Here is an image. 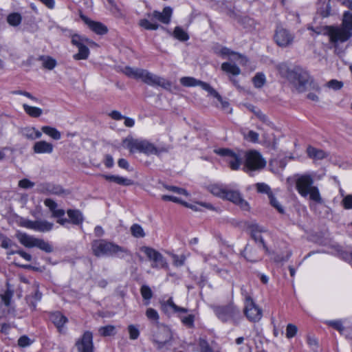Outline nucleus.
<instances>
[{"label": "nucleus", "instance_id": "obj_62", "mask_svg": "<svg viewBox=\"0 0 352 352\" xmlns=\"http://www.w3.org/2000/svg\"><path fill=\"white\" fill-rule=\"evenodd\" d=\"M18 185L21 188L29 189L34 186V183L28 179H23L19 182Z\"/></svg>", "mask_w": 352, "mask_h": 352}, {"label": "nucleus", "instance_id": "obj_19", "mask_svg": "<svg viewBox=\"0 0 352 352\" xmlns=\"http://www.w3.org/2000/svg\"><path fill=\"white\" fill-rule=\"evenodd\" d=\"M80 18L88 25L89 28L95 33L103 35L108 32L107 28L100 22L91 21L88 17L80 15Z\"/></svg>", "mask_w": 352, "mask_h": 352}, {"label": "nucleus", "instance_id": "obj_25", "mask_svg": "<svg viewBox=\"0 0 352 352\" xmlns=\"http://www.w3.org/2000/svg\"><path fill=\"white\" fill-rule=\"evenodd\" d=\"M308 157L314 160H322L329 156V153L324 150L309 146L307 148Z\"/></svg>", "mask_w": 352, "mask_h": 352}, {"label": "nucleus", "instance_id": "obj_16", "mask_svg": "<svg viewBox=\"0 0 352 352\" xmlns=\"http://www.w3.org/2000/svg\"><path fill=\"white\" fill-rule=\"evenodd\" d=\"M180 82L184 87L199 86L208 94H215L217 95V91L210 84L193 77H182L180 79Z\"/></svg>", "mask_w": 352, "mask_h": 352}, {"label": "nucleus", "instance_id": "obj_29", "mask_svg": "<svg viewBox=\"0 0 352 352\" xmlns=\"http://www.w3.org/2000/svg\"><path fill=\"white\" fill-rule=\"evenodd\" d=\"M22 135L28 140H34L41 138L42 132L34 127H25L22 130Z\"/></svg>", "mask_w": 352, "mask_h": 352}, {"label": "nucleus", "instance_id": "obj_41", "mask_svg": "<svg viewBox=\"0 0 352 352\" xmlns=\"http://www.w3.org/2000/svg\"><path fill=\"white\" fill-rule=\"evenodd\" d=\"M36 247L47 253H51L54 251L53 246L42 239H38Z\"/></svg>", "mask_w": 352, "mask_h": 352}, {"label": "nucleus", "instance_id": "obj_37", "mask_svg": "<svg viewBox=\"0 0 352 352\" xmlns=\"http://www.w3.org/2000/svg\"><path fill=\"white\" fill-rule=\"evenodd\" d=\"M345 30H349V32L352 31V13L349 11H345L343 14L342 25Z\"/></svg>", "mask_w": 352, "mask_h": 352}, {"label": "nucleus", "instance_id": "obj_46", "mask_svg": "<svg viewBox=\"0 0 352 352\" xmlns=\"http://www.w3.org/2000/svg\"><path fill=\"white\" fill-rule=\"evenodd\" d=\"M8 23L12 26H17L21 22V16L19 13H12L7 17Z\"/></svg>", "mask_w": 352, "mask_h": 352}, {"label": "nucleus", "instance_id": "obj_23", "mask_svg": "<svg viewBox=\"0 0 352 352\" xmlns=\"http://www.w3.org/2000/svg\"><path fill=\"white\" fill-rule=\"evenodd\" d=\"M241 254L248 261L252 263H256L261 260V256L257 252L256 248L249 244L246 245L244 250Z\"/></svg>", "mask_w": 352, "mask_h": 352}, {"label": "nucleus", "instance_id": "obj_52", "mask_svg": "<svg viewBox=\"0 0 352 352\" xmlns=\"http://www.w3.org/2000/svg\"><path fill=\"white\" fill-rule=\"evenodd\" d=\"M325 323L327 325H329V326L333 327V329H336L337 331H338L340 333H343L344 328L342 325V322L341 320H327L325 322Z\"/></svg>", "mask_w": 352, "mask_h": 352}, {"label": "nucleus", "instance_id": "obj_43", "mask_svg": "<svg viewBox=\"0 0 352 352\" xmlns=\"http://www.w3.org/2000/svg\"><path fill=\"white\" fill-rule=\"evenodd\" d=\"M141 251L146 255V256L150 261H154V259H155V257H157V256L160 253L156 250L146 246L142 247L141 248Z\"/></svg>", "mask_w": 352, "mask_h": 352}, {"label": "nucleus", "instance_id": "obj_21", "mask_svg": "<svg viewBox=\"0 0 352 352\" xmlns=\"http://www.w3.org/2000/svg\"><path fill=\"white\" fill-rule=\"evenodd\" d=\"M32 150L35 153L38 154H50L53 152L54 146L50 142L40 140L34 143Z\"/></svg>", "mask_w": 352, "mask_h": 352}, {"label": "nucleus", "instance_id": "obj_55", "mask_svg": "<svg viewBox=\"0 0 352 352\" xmlns=\"http://www.w3.org/2000/svg\"><path fill=\"white\" fill-rule=\"evenodd\" d=\"M199 346L200 347V352H214L209 343L204 338L199 339Z\"/></svg>", "mask_w": 352, "mask_h": 352}, {"label": "nucleus", "instance_id": "obj_13", "mask_svg": "<svg viewBox=\"0 0 352 352\" xmlns=\"http://www.w3.org/2000/svg\"><path fill=\"white\" fill-rule=\"evenodd\" d=\"M75 346L78 352H94L93 334L91 331H85L82 336L77 340Z\"/></svg>", "mask_w": 352, "mask_h": 352}, {"label": "nucleus", "instance_id": "obj_3", "mask_svg": "<svg viewBox=\"0 0 352 352\" xmlns=\"http://www.w3.org/2000/svg\"><path fill=\"white\" fill-rule=\"evenodd\" d=\"M91 250L93 254L97 257L118 255L123 258L124 254H130L127 249L104 239L93 241L91 243Z\"/></svg>", "mask_w": 352, "mask_h": 352}, {"label": "nucleus", "instance_id": "obj_38", "mask_svg": "<svg viewBox=\"0 0 352 352\" xmlns=\"http://www.w3.org/2000/svg\"><path fill=\"white\" fill-rule=\"evenodd\" d=\"M151 267L153 268H164L166 269L168 267V263L166 261V258L164 256L160 253L155 259L153 261V263L151 264Z\"/></svg>", "mask_w": 352, "mask_h": 352}, {"label": "nucleus", "instance_id": "obj_11", "mask_svg": "<svg viewBox=\"0 0 352 352\" xmlns=\"http://www.w3.org/2000/svg\"><path fill=\"white\" fill-rule=\"evenodd\" d=\"M244 314L250 322H256L261 319L263 311L252 298H248V302H245Z\"/></svg>", "mask_w": 352, "mask_h": 352}, {"label": "nucleus", "instance_id": "obj_57", "mask_svg": "<svg viewBox=\"0 0 352 352\" xmlns=\"http://www.w3.org/2000/svg\"><path fill=\"white\" fill-rule=\"evenodd\" d=\"M181 320L184 325L192 328L194 327L195 316L189 314L187 316L181 317Z\"/></svg>", "mask_w": 352, "mask_h": 352}, {"label": "nucleus", "instance_id": "obj_45", "mask_svg": "<svg viewBox=\"0 0 352 352\" xmlns=\"http://www.w3.org/2000/svg\"><path fill=\"white\" fill-rule=\"evenodd\" d=\"M254 115L259 119L263 123L269 126H272L273 123L270 121L267 115L263 113L261 110H252Z\"/></svg>", "mask_w": 352, "mask_h": 352}, {"label": "nucleus", "instance_id": "obj_32", "mask_svg": "<svg viewBox=\"0 0 352 352\" xmlns=\"http://www.w3.org/2000/svg\"><path fill=\"white\" fill-rule=\"evenodd\" d=\"M38 60L42 61L43 67L49 70L53 69L56 65V60L49 56H40Z\"/></svg>", "mask_w": 352, "mask_h": 352}, {"label": "nucleus", "instance_id": "obj_8", "mask_svg": "<svg viewBox=\"0 0 352 352\" xmlns=\"http://www.w3.org/2000/svg\"><path fill=\"white\" fill-rule=\"evenodd\" d=\"M19 226L36 232H47L53 229L54 223L44 219L32 221L21 217L19 221Z\"/></svg>", "mask_w": 352, "mask_h": 352}, {"label": "nucleus", "instance_id": "obj_49", "mask_svg": "<svg viewBox=\"0 0 352 352\" xmlns=\"http://www.w3.org/2000/svg\"><path fill=\"white\" fill-rule=\"evenodd\" d=\"M139 24L141 27L148 30H156L160 27V25L157 23H152L145 19L140 20Z\"/></svg>", "mask_w": 352, "mask_h": 352}, {"label": "nucleus", "instance_id": "obj_40", "mask_svg": "<svg viewBox=\"0 0 352 352\" xmlns=\"http://www.w3.org/2000/svg\"><path fill=\"white\" fill-rule=\"evenodd\" d=\"M45 189L50 193L56 195H60L66 192V190L58 185L47 184L45 185Z\"/></svg>", "mask_w": 352, "mask_h": 352}, {"label": "nucleus", "instance_id": "obj_28", "mask_svg": "<svg viewBox=\"0 0 352 352\" xmlns=\"http://www.w3.org/2000/svg\"><path fill=\"white\" fill-rule=\"evenodd\" d=\"M221 69L228 74L238 76L241 74V69L235 64L230 62H225L221 64Z\"/></svg>", "mask_w": 352, "mask_h": 352}, {"label": "nucleus", "instance_id": "obj_64", "mask_svg": "<svg viewBox=\"0 0 352 352\" xmlns=\"http://www.w3.org/2000/svg\"><path fill=\"white\" fill-rule=\"evenodd\" d=\"M342 204L344 209H352V195L345 196L342 201Z\"/></svg>", "mask_w": 352, "mask_h": 352}, {"label": "nucleus", "instance_id": "obj_34", "mask_svg": "<svg viewBox=\"0 0 352 352\" xmlns=\"http://www.w3.org/2000/svg\"><path fill=\"white\" fill-rule=\"evenodd\" d=\"M42 298V294L36 289L34 295H29L26 297L27 303L32 309H35L36 307V302L40 301Z\"/></svg>", "mask_w": 352, "mask_h": 352}, {"label": "nucleus", "instance_id": "obj_26", "mask_svg": "<svg viewBox=\"0 0 352 352\" xmlns=\"http://www.w3.org/2000/svg\"><path fill=\"white\" fill-rule=\"evenodd\" d=\"M102 176L109 182H112L122 186H131L134 183L133 180L119 175H102Z\"/></svg>", "mask_w": 352, "mask_h": 352}, {"label": "nucleus", "instance_id": "obj_58", "mask_svg": "<svg viewBox=\"0 0 352 352\" xmlns=\"http://www.w3.org/2000/svg\"><path fill=\"white\" fill-rule=\"evenodd\" d=\"M128 331L129 333V338L131 340H136L140 336L139 329L133 324H130L128 327Z\"/></svg>", "mask_w": 352, "mask_h": 352}, {"label": "nucleus", "instance_id": "obj_36", "mask_svg": "<svg viewBox=\"0 0 352 352\" xmlns=\"http://www.w3.org/2000/svg\"><path fill=\"white\" fill-rule=\"evenodd\" d=\"M140 294L145 301L144 304L148 305L150 303V300L153 297V292L149 286L143 285L140 288Z\"/></svg>", "mask_w": 352, "mask_h": 352}, {"label": "nucleus", "instance_id": "obj_9", "mask_svg": "<svg viewBox=\"0 0 352 352\" xmlns=\"http://www.w3.org/2000/svg\"><path fill=\"white\" fill-rule=\"evenodd\" d=\"M71 43L78 49V52L73 55L74 59L87 60L90 53L87 46V44L90 43L89 39L78 34H74L72 36Z\"/></svg>", "mask_w": 352, "mask_h": 352}, {"label": "nucleus", "instance_id": "obj_47", "mask_svg": "<svg viewBox=\"0 0 352 352\" xmlns=\"http://www.w3.org/2000/svg\"><path fill=\"white\" fill-rule=\"evenodd\" d=\"M131 232L133 236L136 238H142L145 236L143 228L139 224L135 223L131 227Z\"/></svg>", "mask_w": 352, "mask_h": 352}, {"label": "nucleus", "instance_id": "obj_60", "mask_svg": "<svg viewBox=\"0 0 352 352\" xmlns=\"http://www.w3.org/2000/svg\"><path fill=\"white\" fill-rule=\"evenodd\" d=\"M146 316L151 320L157 322L159 320V314L157 311L153 308H148L146 309Z\"/></svg>", "mask_w": 352, "mask_h": 352}, {"label": "nucleus", "instance_id": "obj_12", "mask_svg": "<svg viewBox=\"0 0 352 352\" xmlns=\"http://www.w3.org/2000/svg\"><path fill=\"white\" fill-rule=\"evenodd\" d=\"M274 38L278 46L285 47L293 43L294 36L288 30L281 26H278L275 31Z\"/></svg>", "mask_w": 352, "mask_h": 352}, {"label": "nucleus", "instance_id": "obj_53", "mask_svg": "<svg viewBox=\"0 0 352 352\" xmlns=\"http://www.w3.org/2000/svg\"><path fill=\"white\" fill-rule=\"evenodd\" d=\"M270 204L276 208L280 213H284V208L281 206V204L278 201L276 198L274 197V194L270 195L268 197Z\"/></svg>", "mask_w": 352, "mask_h": 352}, {"label": "nucleus", "instance_id": "obj_5", "mask_svg": "<svg viewBox=\"0 0 352 352\" xmlns=\"http://www.w3.org/2000/svg\"><path fill=\"white\" fill-rule=\"evenodd\" d=\"M266 166V161L261 154L255 150L246 152L244 155L243 170L250 174L253 171H259Z\"/></svg>", "mask_w": 352, "mask_h": 352}, {"label": "nucleus", "instance_id": "obj_14", "mask_svg": "<svg viewBox=\"0 0 352 352\" xmlns=\"http://www.w3.org/2000/svg\"><path fill=\"white\" fill-rule=\"evenodd\" d=\"M217 316L223 322H227L240 314V311L232 305L218 307L214 309Z\"/></svg>", "mask_w": 352, "mask_h": 352}, {"label": "nucleus", "instance_id": "obj_33", "mask_svg": "<svg viewBox=\"0 0 352 352\" xmlns=\"http://www.w3.org/2000/svg\"><path fill=\"white\" fill-rule=\"evenodd\" d=\"M41 131L54 140H58L61 138L60 132L56 128L50 126H43L41 127Z\"/></svg>", "mask_w": 352, "mask_h": 352}, {"label": "nucleus", "instance_id": "obj_24", "mask_svg": "<svg viewBox=\"0 0 352 352\" xmlns=\"http://www.w3.org/2000/svg\"><path fill=\"white\" fill-rule=\"evenodd\" d=\"M162 309L165 313L168 312L170 310H172L173 313H187L188 311L186 308L181 307L175 305L172 297L169 298L166 302L162 303Z\"/></svg>", "mask_w": 352, "mask_h": 352}, {"label": "nucleus", "instance_id": "obj_63", "mask_svg": "<svg viewBox=\"0 0 352 352\" xmlns=\"http://www.w3.org/2000/svg\"><path fill=\"white\" fill-rule=\"evenodd\" d=\"M173 264L177 267H180L184 265L186 257L184 255H177L173 254Z\"/></svg>", "mask_w": 352, "mask_h": 352}, {"label": "nucleus", "instance_id": "obj_27", "mask_svg": "<svg viewBox=\"0 0 352 352\" xmlns=\"http://www.w3.org/2000/svg\"><path fill=\"white\" fill-rule=\"evenodd\" d=\"M219 54L220 56H221L222 57L230 56H234V58H233L234 60L241 59L242 64H245L248 62V60L245 56H242L241 54H240L239 53L232 51L230 49H229L226 47H222L219 50Z\"/></svg>", "mask_w": 352, "mask_h": 352}, {"label": "nucleus", "instance_id": "obj_51", "mask_svg": "<svg viewBox=\"0 0 352 352\" xmlns=\"http://www.w3.org/2000/svg\"><path fill=\"white\" fill-rule=\"evenodd\" d=\"M256 188L258 192L265 193L267 195V197L273 193L271 188L265 183L256 184Z\"/></svg>", "mask_w": 352, "mask_h": 352}, {"label": "nucleus", "instance_id": "obj_10", "mask_svg": "<svg viewBox=\"0 0 352 352\" xmlns=\"http://www.w3.org/2000/svg\"><path fill=\"white\" fill-rule=\"evenodd\" d=\"M140 80L148 85L159 86L166 89H170L171 86L169 81L148 72L146 69H144Z\"/></svg>", "mask_w": 352, "mask_h": 352}, {"label": "nucleus", "instance_id": "obj_6", "mask_svg": "<svg viewBox=\"0 0 352 352\" xmlns=\"http://www.w3.org/2000/svg\"><path fill=\"white\" fill-rule=\"evenodd\" d=\"M324 34L329 36L330 43L335 48H337L340 43L347 41L352 36V32L342 26L327 25L324 28Z\"/></svg>", "mask_w": 352, "mask_h": 352}, {"label": "nucleus", "instance_id": "obj_44", "mask_svg": "<svg viewBox=\"0 0 352 352\" xmlns=\"http://www.w3.org/2000/svg\"><path fill=\"white\" fill-rule=\"evenodd\" d=\"M256 88H261L265 83V76L263 73H257L252 79Z\"/></svg>", "mask_w": 352, "mask_h": 352}, {"label": "nucleus", "instance_id": "obj_35", "mask_svg": "<svg viewBox=\"0 0 352 352\" xmlns=\"http://www.w3.org/2000/svg\"><path fill=\"white\" fill-rule=\"evenodd\" d=\"M25 112L32 118H38L43 113V110L41 108L32 107L26 104H23Z\"/></svg>", "mask_w": 352, "mask_h": 352}, {"label": "nucleus", "instance_id": "obj_17", "mask_svg": "<svg viewBox=\"0 0 352 352\" xmlns=\"http://www.w3.org/2000/svg\"><path fill=\"white\" fill-rule=\"evenodd\" d=\"M50 320L54 324L60 333H65L67 328L65 324L68 318L60 311L52 312L50 315Z\"/></svg>", "mask_w": 352, "mask_h": 352}, {"label": "nucleus", "instance_id": "obj_39", "mask_svg": "<svg viewBox=\"0 0 352 352\" xmlns=\"http://www.w3.org/2000/svg\"><path fill=\"white\" fill-rule=\"evenodd\" d=\"M209 191L215 196L221 198H224V195L226 192V189L217 184H212L208 186Z\"/></svg>", "mask_w": 352, "mask_h": 352}, {"label": "nucleus", "instance_id": "obj_15", "mask_svg": "<svg viewBox=\"0 0 352 352\" xmlns=\"http://www.w3.org/2000/svg\"><path fill=\"white\" fill-rule=\"evenodd\" d=\"M248 229L250 232V236L256 243H260L265 250L266 254H270V250L267 246L263 236H261L262 232H265L266 230L259 226L257 223H252L248 226Z\"/></svg>", "mask_w": 352, "mask_h": 352}, {"label": "nucleus", "instance_id": "obj_54", "mask_svg": "<svg viewBox=\"0 0 352 352\" xmlns=\"http://www.w3.org/2000/svg\"><path fill=\"white\" fill-rule=\"evenodd\" d=\"M164 186L166 190H168L169 191H172V192L179 194V195H184L186 197L189 196V193L184 188H179L177 186H168V185H164Z\"/></svg>", "mask_w": 352, "mask_h": 352}, {"label": "nucleus", "instance_id": "obj_48", "mask_svg": "<svg viewBox=\"0 0 352 352\" xmlns=\"http://www.w3.org/2000/svg\"><path fill=\"white\" fill-rule=\"evenodd\" d=\"M116 328L113 325H107L104 327H101L99 329V333L102 336H111L116 333Z\"/></svg>", "mask_w": 352, "mask_h": 352}, {"label": "nucleus", "instance_id": "obj_31", "mask_svg": "<svg viewBox=\"0 0 352 352\" xmlns=\"http://www.w3.org/2000/svg\"><path fill=\"white\" fill-rule=\"evenodd\" d=\"M70 221L74 225H80L83 222V215L79 210L69 209L67 211Z\"/></svg>", "mask_w": 352, "mask_h": 352}, {"label": "nucleus", "instance_id": "obj_61", "mask_svg": "<svg viewBox=\"0 0 352 352\" xmlns=\"http://www.w3.org/2000/svg\"><path fill=\"white\" fill-rule=\"evenodd\" d=\"M244 138L254 143L258 141V133L254 131H249L247 134L243 135Z\"/></svg>", "mask_w": 352, "mask_h": 352}, {"label": "nucleus", "instance_id": "obj_2", "mask_svg": "<svg viewBox=\"0 0 352 352\" xmlns=\"http://www.w3.org/2000/svg\"><path fill=\"white\" fill-rule=\"evenodd\" d=\"M124 147L128 148L131 153L139 151L146 155H160L163 153L168 152L165 147H156L153 144L146 140L133 139L132 138H125L122 142Z\"/></svg>", "mask_w": 352, "mask_h": 352}, {"label": "nucleus", "instance_id": "obj_7", "mask_svg": "<svg viewBox=\"0 0 352 352\" xmlns=\"http://www.w3.org/2000/svg\"><path fill=\"white\" fill-rule=\"evenodd\" d=\"M214 152L218 155L226 157V161L228 164L229 167L233 170H239L243 164L241 155L234 153L230 148H220L215 149Z\"/></svg>", "mask_w": 352, "mask_h": 352}, {"label": "nucleus", "instance_id": "obj_1", "mask_svg": "<svg viewBox=\"0 0 352 352\" xmlns=\"http://www.w3.org/2000/svg\"><path fill=\"white\" fill-rule=\"evenodd\" d=\"M314 177L309 174L300 175L296 181V188L298 193L303 197L308 195L309 199L318 204L323 202L319 189L314 185Z\"/></svg>", "mask_w": 352, "mask_h": 352}, {"label": "nucleus", "instance_id": "obj_30", "mask_svg": "<svg viewBox=\"0 0 352 352\" xmlns=\"http://www.w3.org/2000/svg\"><path fill=\"white\" fill-rule=\"evenodd\" d=\"M143 71H144L143 69L131 67L129 66L125 67L122 70L123 74H124L126 76H128L129 78H135L137 80L141 79Z\"/></svg>", "mask_w": 352, "mask_h": 352}, {"label": "nucleus", "instance_id": "obj_4", "mask_svg": "<svg viewBox=\"0 0 352 352\" xmlns=\"http://www.w3.org/2000/svg\"><path fill=\"white\" fill-rule=\"evenodd\" d=\"M288 78L294 82L299 92H304L309 88L318 93L320 91V86L314 81L309 74L305 71L301 69L290 71L288 72Z\"/></svg>", "mask_w": 352, "mask_h": 352}, {"label": "nucleus", "instance_id": "obj_56", "mask_svg": "<svg viewBox=\"0 0 352 352\" xmlns=\"http://www.w3.org/2000/svg\"><path fill=\"white\" fill-rule=\"evenodd\" d=\"M298 331V328L295 324H288L286 328V337L287 338H294Z\"/></svg>", "mask_w": 352, "mask_h": 352}, {"label": "nucleus", "instance_id": "obj_59", "mask_svg": "<svg viewBox=\"0 0 352 352\" xmlns=\"http://www.w3.org/2000/svg\"><path fill=\"white\" fill-rule=\"evenodd\" d=\"M327 86L333 90H340L343 87V82L336 79L329 80Z\"/></svg>", "mask_w": 352, "mask_h": 352}, {"label": "nucleus", "instance_id": "obj_50", "mask_svg": "<svg viewBox=\"0 0 352 352\" xmlns=\"http://www.w3.org/2000/svg\"><path fill=\"white\" fill-rule=\"evenodd\" d=\"M173 33L175 37L179 41H186L189 38L188 34L180 27H176Z\"/></svg>", "mask_w": 352, "mask_h": 352}, {"label": "nucleus", "instance_id": "obj_20", "mask_svg": "<svg viewBox=\"0 0 352 352\" xmlns=\"http://www.w3.org/2000/svg\"><path fill=\"white\" fill-rule=\"evenodd\" d=\"M16 237L21 245L28 248L36 247L38 241V238L21 232H17Z\"/></svg>", "mask_w": 352, "mask_h": 352}, {"label": "nucleus", "instance_id": "obj_22", "mask_svg": "<svg viewBox=\"0 0 352 352\" xmlns=\"http://www.w3.org/2000/svg\"><path fill=\"white\" fill-rule=\"evenodd\" d=\"M173 10L170 7H165L162 12H160L159 11L155 10L151 16L153 19L158 20L159 21L168 24L170 21V18L172 16Z\"/></svg>", "mask_w": 352, "mask_h": 352}, {"label": "nucleus", "instance_id": "obj_42", "mask_svg": "<svg viewBox=\"0 0 352 352\" xmlns=\"http://www.w3.org/2000/svg\"><path fill=\"white\" fill-rule=\"evenodd\" d=\"M182 205H184V206L189 208L195 211H198L200 210L199 206H203L209 210L213 209V206L210 204L206 203V202H198L195 204H188L186 201H184V202H182Z\"/></svg>", "mask_w": 352, "mask_h": 352}, {"label": "nucleus", "instance_id": "obj_18", "mask_svg": "<svg viewBox=\"0 0 352 352\" xmlns=\"http://www.w3.org/2000/svg\"><path fill=\"white\" fill-rule=\"evenodd\" d=\"M223 199L233 202L244 210L250 208L248 203L242 198L239 191L227 190Z\"/></svg>", "mask_w": 352, "mask_h": 352}]
</instances>
